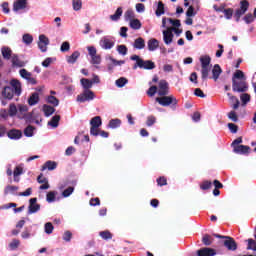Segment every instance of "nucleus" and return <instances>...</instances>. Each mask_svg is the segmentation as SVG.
Listing matches in <instances>:
<instances>
[{
  "label": "nucleus",
  "mask_w": 256,
  "mask_h": 256,
  "mask_svg": "<svg viewBox=\"0 0 256 256\" xmlns=\"http://www.w3.org/2000/svg\"><path fill=\"white\" fill-rule=\"evenodd\" d=\"M29 111V108L25 105H20L18 108V114L17 117L18 119H25L26 121H29V117H31V115H29L27 112Z\"/></svg>",
  "instance_id": "9b49d317"
},
{
  "label": "nucleus",
  "mask_w": 256,
  "mask_h": 256,
  "mask_svg": "<svg viewBox=\"0 0 256 256\" xmlns=\"http://www.w3.org/2000/svg\"><path fill=\"white\" fill-rule=\"evenodd\" d=\"M108 127L110 129H117L118 127H121V120L119 118L111 119L109 121Z\"/></svg>",
  "instance_id": "f704fd0d"
},
{
  "label": "nucleus",
  "mask_w": 256,
  "mask_h": 256,
  "mask_svg": "<svg viewBox=\"0 0 256 256\" xmlns=\"http://www.w3.org/2000/svg\"><path fill=\"white\" fill-rule=\"evenodd\" d=\"M95 99V93L92 90H84L76 98L78 103H86V101H93Z\"/></svg>",
  "instance_id": "39448f33"
},
{
  "label": "nucleus",
  "mask_w": 256,
  "mask_h": 256,
  "mask_svg": "<svg viewBox=\"0 0 256 256\" xmlns=\"http://www.w3.org/2000/svg\"><path fill=\"white\" fill-rule=\"evenodd\" d=\"M246 11H249V1L242 0L240 1V8L236 9L234 13V19L236 23H239V21H241V17L245 15Z\"/></svg>",
  "instance_id": "7ed1b4c3"
},
{
  "label": "nucleus",
  "mask_w": 256,
  "mask_h": 256,
  "mask_svg": "<svg viewBox=\"0 0 256 256\" xmlns=\"http://www.w3.org/2000/svg\"><path fill=\"white\" fill-rule=\"evenodd\" d=\"M80 83H81L83 89H85V91H90L89 89H91V87H93V82H91V80H89L87 78H82L80 80Z\"/></svg>",
  "instance_id": "c85d7f7f"
},
{
  "label": "nucleus",
  "mask_w": 256,
  "mask_h": 256,
  "mask_svg": "<svg viewBox=\"0 0 256 256\" xmlns=\"http://www.w3.org/2000/svg\"><path fill=\"white\" fill-rule=\"evenodd\" d=\"M78 57H81V53L79 51H75L71 56L67 58V63L74 64L77 62Z\"/></svg>",
  "instance_id": "473e14b6"
},
{
  "label": "nucleus",
  "mask_w": 256,
  "mask_h": 256,
  "mask_svg": "<svg viewBox=\"0 0 256 256\" xmlns=\"http://www.w3.org/2000/svg\"><path fill=\"white\" fill-rule=\"evenodd\" d=\"M19 245H21V242L17 239L12 240V242L9 244V248L11 251H15L19 248Z\"/></svg>",
  "instance_id": "bf43d9fd"
},
{
  "label": "nucleus",
  "mask_w": 256,
  "mask_h": 256,
  "mask_svg": "<svg viewBox=\"0 0 256 256\" xmlns=\"http://www.w3.org/2000/svg\"><path fill=\"white\" fill-rule=\"evenodd\" d=\"M224 16H225V19H232L233 18V8H227L225 9L224 8Z\"/></svg>",
  "instance_id": "e2e57ef3"
},
{
  "label": "nucleus",
  "mask_w": 256,
  "mask_h": 256,
  "mask_svg": "<svg viewBox=\"0 0 256 256\" xmlns=\"http://www.w3.org/2000/svg\"><path fill=\"white\" fill-rule=\"evenodd\" d=\"M19 175H23V168L21 166H16L13 172L14 181L19 183Z\"/></svg>",
  "instance_id": "72a5a7b5"
},
{
  "label": "nucleus",
  "mask_w": 256,
  "mask_h": 256,
  "mask_svg": "<svg viewBox=\"0 0 256 256\" xmlns=\"http://www.w3.org/2000/svg\"><path fill=\"white\" fill-rule=\"evenodd\" d=\"M156 102L162 107H171L172 109H177V103L179 100L174 95H165L156 98Z\"/></svg>",
  "instance_id": "f03ea898"
},
{
  "label": "nucleus",
  "mask_w": 256,
  "mask_h": 256,
  "mask_svg": "<svg viewBox=\"0 0 256 256\" xmlns=\"http://www.w3.org/2000/svg\"><path fill=\"white\" fill-rule=\"evenodd\" d=\"M156 183L157 185H159V187H163L167 185V178L165 176H160L159 178H157Z\"/></svg>",
  "instance_id": "0e129e2a"
},
{
  "label": "nucleus",
  "mask_w": 256,
  "mask_h": 256,
  "mask_svg": "<svg viewBox=\"0 0 256 256\" xmlns=\"http://www.w3.org/2000/svg\"><path fill=\"white\" fill-rule=\"evenodd\" d=\"M33 131H35V127L29 125L24 129V135L26 137H33Z\"/></svg>",
  "instance_id": "603ef678"
},
{
  "label": "nucleus",
  "mask_w": 256,
  "mask_h": 256,
  "mask_svg": "<svg viewBox=\"0 0 256 256\" xmlns=\"http://www.w3.org/2000/svg\"><path fill=\"white\" fill-rule=\"evenodd\" d=\"M46 101L50 105H53V107H58L59 106V99H57V97H55V96H48Z\"/></svg>",
  "instance_id": "ea45409f"
},
{
  "label": "nucleus",
  "mask_w": 256,
  "mask_h": 256,
  "mask_svg": "<svg viewBox=\"0 0 256 256\" xmlns=\"http://www.w3.org/2000/svg\"><path fill=\"white\" fill-rule=\"evenodd\" d=\"M157 121V118L153 115H150L147 117V120H146V125L147 127H153V125H155Z\"/></svg>",
  "instance_id": "13d9d810"
},
{
  "label": "nucleus",
  "mask_w": 256,
  "mask_h": 256,
  "mask_svg": "<svg viewBox=\"0 0 256 256\" xmlns=\"http://www.w3.org/2000/svg\"><path fill=\"white\" fill-rule=\"evenodd\" d=\"M23 9H27V0H17L13 4V11H22Z\"/></svg>",
  "instance_id": "dca6fc26"
},
{
  "label": "nucleus",
  "mask_w": 256,
  "mask_h": 256,
  "mask_svg": "<svg viewBox=\"0 0 256 256\" xmlns=\"http://www.w3.org/2000/svg\"><path fill=\"white\" fill-rule=\"evenodd\" d=\"M1 53L3 59H6V61H9L13 57V50H11L8 46H3L1 48Z\"/></svg>",
  "instance_id": "a211bd4d"
},
{
  "label": "nucleus",
  "mask_w": 256,
  "mask_h": 256,
  "mask_svg": "<svg viewBox=\"0 0 256 256\" xmlns=\"http://www.w3.org/2000/svg\"><path fill=\"white\" fill-rule=\"evenodd\" d=\"M158 95L163 97L169 95V82L167 80H160L158 83Z\"/></svg>",
  "instance_id": "0eeeda50"
},
{
  "label": "nucleus",
  "mask_w": 256,
  "mask_h": 256,
  "mask_svg": "<svg viewBox=\"0 0 256 256\" xmlns=\"http://www.w3.org/2000/svg\"><path fill=\"white\" fill-rule=\"evenodd\" d=\"M117 51L120 55H127L128 49H127V46H125V45H118Z\"/></svg>",
  "instance_id": "69168bd1"
},
{
  "label": "nucleus",
  "mask_w": 256,
  "mask_h": 256,
  "mask_svg": "<svg viewBox=\"0 0 256 256\" xmlns=\"http://www.w3.org/2000/svg\"><path fill=\"white\" fill-rule=\"evenodd\" d=\"M49 45V38L45 34L39 36L38 48L42 53H47V47Z\"/></svg>",
  "instance_id": "6e6552de"
},
{
  "label": "nucleus",
  "mask_w": 256,
  "mask_h": 256,
  "mask_svg": "<svg viewBox=\"0 0 256 256\" xmlns=\"http://www.w3.org/2000/svg\"><path fill=\"white\" fill-rule=\"evenodd\" d=\"M37 103H39V93L34 92L28 98V105H30V107H33V105H37Z\"/></svg>",
  "instance_id": "b1692460"
},
{
  "label": "nucleus",
  "mask_w": 256,
  "mask_h": 256,
  "mask_svg": "<svg viewBox=\"0 0 256 256\" xmlns=\"http://www.w3.org/2000/svg\"><path fill=\"white\" fill-rule=\"evenodd\" d=\"M245 77V74L243 73V71L241 70H237L232 79H234V81H242L241 79H243Z\"/></svg>",
  "instance_id": "49530a36"
},
{
  "label": "nucleus",
  "mask_w": 256,
  "mask_h": 256,
  "mask_svg": "<svg viewBox=\"0 0 256 256\" xmlns=\"http://www.w3.org/2000/svg\"><path fill=\"white\" fill-rule=\"evenodd\" d=\"M73 191H75V187L69 186L62 192V197H70L73 194Z\"/></svg>",
  "instance_id": "4d7b16f0"
},
{
  "label": "nucleus",
  "mask_w": 256,
  "mask_h": 256,
  "mask_svg": "<svg viewBox=\"0 0 256 256\" xmlns=\"http://www.w3.org/2000/svg\"><path fill=\"white\" fill-rule=\"evenodd\" d=\"M100 237L105 241H109V239H113V234L109 230L101 231L99 233Z\"/></svg>",
  "instance_id": "4c0bfd02"
},
{
  "label": "nucleus",
  "mask_w": 256,
  "mask_h": 256,
  "mask_svg": "<svg viewBox=\"0 0 256 256\" xmlns=\"http://www.w3.org/2000/svg\"><path fill=\"white\" fill-rule=\"evenodd\" d=\"M134 49H145V39L139 37L135 39L134 44H133Z\"/></svg>",
  "instance_id": "a878e982"
},
{
  "label": "nucleus",
  "mask_w": 256,
  "mask_h": 256,
  "mask_svg": "<svg viewBox=\"0 0 256 256\" xmlns=\"http://www.w3.org/2000/svg\"><path fill=\"white\" fill-rule=\"evenodd\" d=\"M173 27L167 28L163 31V40L165 45H171L173 43Z\"/></svg>",
  "instance_id": "9d476101"
},
{
  "label": "nucleus",
  "mask_w": 256,
  "mask_h": 256,
  "mask_svg": "<svg viewBox=\"0 0 256 256\" xmlns=\"http://www.w3.org/2000/svg\"><path fill=\"white\" fill-rule=\"evenodd\" d=\"M157 86H151L149 89H148V91H147V95L149 96V97H154V95H155V93H157Z\"/></svg>",
  "instance_id": "774afa93"
},
{
  "label": "nucleus",
  "mask_w": 256,
  "mask_h": 256,
  "mask_svg": "<svg viewBox=\"0 0 256 256\" xmlns=\"http://www.w3.org/2000/svg\"><path fill=\"white\" fill-rule=\"evenodd\" d=\"M44 229H45V233L47 235H51V233H53V230L55 229V227H53V223L47 222L44 226Z\"/></svg>",
  "instance_id": "6e6d98bb"
},
{
  "label": "nucleus",
  "mask_w": 256,
  "mask_h": 256,
  "mask_svg": "<svg viewBox=\"0 0 256 256\" xmlns=\"http://www.w3.org/2000/svg\"><path fill=\"white\" fill-rule=\"evenodd\" d=\"M15 95V90H13L11 88V86H5L2 90V96L4 97V99H13Z\"/></svg>",
  "instance_id": "2eb2a0df"
},
{
  "label": "nucleus",
  "mask_w": 256,
  "mask_h": 256,
  "mask_svg": "<svg viewBox=\"0 0 256 256\" xmlns=\"http://www.w3.org/2000/svg\"><path fill=\"white\" fill-rule=\"evenodd\" d=\"M156 17H161V15H165V4L163 1L158 2L157 9L155 11Z\"/></svg>",
  "instance_id": "c756f323"
},
{
  "label": "nucleus",
  "mask_w": 256,
  "mask_h": 256,
  "mask_svg": "<svg viewBox=\"0 0 256 256\" xmlns=\"http://www.w3.org/2000/svg\"><path fill=\"white\" fill-rule=\"evenodd\" d=\"M247 89H249V86H247V82L244 80H235L232 79V90L234 93H245L247 92Z\"/></svg>",
  "instance_id": "20e7f679"
},
{
  "label": "nucleus",
  "mask_w": 256,
  "mask_h": 256,
  "mask_svg": "<svg viewBox=\"0 0 256 256\" xmlns=\"http://www.w3.org/2000/svg\"><path fill=\"white\" fill-rule=\"evenodd\" d=\"M248 246H247V250H252V251H256V241L253 239H248Z\"/></svg>",
  "instance_id": "680f3d73"
},
{
  "label": "nucleus",
  "mask_w": 256,
  "mask_h": 256,
  "mask_svg": "<svg viewBox=\"0 0 256 256\" xmlns=\"http://www.w3.org/2000/svg\"><path fill=\"white\" fill-rule=\"evenodd\" d=\"M221 73H223L221 66L219 64H215L212 69V79H214V81H217V79H219V76L221 75Z\"/></svg>",
  "instance_id": "4be33fe9"
},
{
  "label": "nucleus",
  "mask_w": 256,
  "mask_h": 256,
  "mask_svg": "<svg viewBox=\"0 0 256 256\" xmlns=\"http://www.w3.org/2000/svg\"><path fill=\"white\" fill-rule=\"evenodd\" d=\"M228 119H230L234 123H237V121H239V117L237 116V112L236 111H230L228 113Z\"/></svg>",
  "instance_id": "052dcab7"
},
{
  "label": "nucleus",
  "mask_w": 256,
  "mask_h": 256,
  "mask_svg": "<svg viewBox=\"0 0 256 256\" xmlns=\"http://www.w3.org/2000/svg\"><path fill=\"white\" fill-rule=\"evenodd\" d=\"M9 139H21V137H23V132H21V130H17V129H12L10 131H8L7 133Z\"/></svg>",
  "instance_id": "6ab92c4d"
},
{
  "label": "nucleus",
  "mask_w": 256,
  "mask_h": 256,
  "mask_svg": "<svg viewBox=\"0 0 256 256\" xmlns=\"http://www.w3.org/2000/svg\"><path fill=\"white\" fill-rule=\"evenodd\" d=\"M41 209V205L37 204V198H31L29 200L28 215H33Z\"/></svg>",
  "instance_id": "1a4fd4ad"
},
{
  "label": "nucleus",
  "mask_w": 256,
  "mask_h": 256,
  "mask_svg": "<svg viewBox=\"0 0 256 256\" xmlns=\"http://www.w3.org/2000/svg\"><path fill=\"white\" fill-rule=\"evenodd\" d=\"M17 114H18L17 106L14 103L10 104L9 109H8V115L10 117H15V115H17Z\"/></svg>",
  "instance_id": "c03bdc74"
},
{
  "label": "nucleus",
  "mask_w": 256,
  "mask_h": 256,
  "mask_svg": "<svg viewBox=\"0 0 256 256\" xmlns=\"http://www.w3.org/2000/svg\"><path fill=\"white\" fill-rule=\"evenodd\" d=\"M121 15H123V8L118 7L116 12L113 15H110L111 21H119L121 19Z\"/></svg>",
  "instance_id": "7c9ffc66"
},
{
  "label": "nucleus",
  "mask_w": 256,
  "mask_h": 256,
  "mask_svg": "<svg viewBox=\"0 0 256 256\" xmlns=\"http://www.w3.org/2000/svg\"><path fill=\"white\" fill-rule=\"evenodd\" d=\"M20 76L22 77V79H26V81L32 77L31 72L27 71V69L23 68L19 71Z\"/></svg>",
  "instance_id": "3c124183"
},
{
  "label": "nucleus",
  "mask_w": 256,
  "mask_h": 256,
  "mask_svg": "<svg viewBox=\"0 0 256 256\" xmlns=\"http://www.w3.org/2000/svg\"><path fill=\"white\" fill-rule=\"evenodd\" d=\"M125 21H132L135 19V12L131 9H128L124 14Z\"/></svg>",
  "instance_id": "58836bf2"
},
{
  "label": "nucleus",
  "mask_w": 256,
  "mask_h": 256,
  "mask_svg": "<svg viewBox=\"0 0 256 256\" xmlns=\"http://www.w3.org/2000/svg\"><path fill=\"white\" fill-rule=\"evenodd\" d=\"M209 71H211L209 66H202L201 75L204 81L207 79V77H209Z\"/></svg>",
  "instance_id": "864d4df0"
},
{
  "label": "nucleus",
  "mask_w": 256,
  "mask_h": 256,
  "mask_svg": "<svg viewBox=\"0 0 256 256\" xmlns=\"http://www.w3.org/2000/svg\"><path fill=\"white\" fill-rule=\"evenodd\" d=\"M100 47L105 50L113 49V47H115V38L111 36H104L100 40Z\"/></svg>",
  "instance_id": "423d86ee"
},
{
  "label": "nucleus",
  "mask_w": 256,
  "mask_h": 256,
  "mask_svg": "<svg viewBox=\"0 0 256 256\" xmlns=\"http://www.w3.org/2000/svg\"><path fill=\"white\" fill-rule=\"evenodd\" d=\"M129 25H130L131 29H134V31H139V29H141V27H142L141 20H139L137 18L130 20Z\"/></svg>",
  "instance_id": "393cba45"
},
{
  "label": "nucleus",
  "mask_w": 256,
  "mask_h": 256,
  "mask_svg": "<svg viewBox=\"0 0 256 256\" xmlns=\"http://www.w3.org/2000/svg\"><path fill=\"white\" fill-rule=\"evenodd\" d=\"M19 191V187L18 186H11L8 185L5 187L4 189V195H9V194H15V192Z\"/></svg>",
  "instance_id": "c9c22d12"
},
{
  "label": "nucleus",
  "mask_w": 256,
  "mask_h": 256,
  "mask_svg": "<svg viewBox=\"0 0 256 256\" xmlns=\"http://www.w3.org/2000/svg\"><path fill=\"white\" fill-rule=\"evenodd\" d=\"M91 127H100L103 125V121L101 120V116H95L90 120Z\"/></svg>",
  "instance_id": "2f4dec72"
},
{
  "label": "nucleus",
  "mask_w": 256,
  "mask_h": 256,
  "mask_svg": "<svg viewBox=\"0 0 256 256\" xmlns=\"http://www.w3.org/2000/svg\"><path fill=\"white\" fill-rule=\"evenodd\" d=\"M22 39L23 43L26 45H31L33 43V36L31 34H24Z\"/></svg>",
  "instance_id": "5fc2aeb1"
},
{
  "label": "nucleus",
  "mask_w": 256,
  "mask_h": 256,
  "mask_svg": "<svg viewBox=\"0 0 256 256\" xmlns=\"http://www.w3.org/2000/svg\"><path fill=\"white\" fill-rule=\"evenodd\" d=\"M203 245H206V247H209V245H212L213 238L209 234H205L202 238Z\"/></svg>",
  "instance_id": "79ce46f5"
},
{
  "label": "nucleus",
  "mask_w": 256,
  "mask_h": 256,
  "mask_svg": "<svg viewBox=\"0 0 256 256\" xmlns=\"http://www.w3.org/2000/svg\"><path fill=\"white\" fill-rule=\"evenodd\" d=\"M72 6L74 11H81V7H83V2L81 0H72Z\"/></svg>",
  "instance_id": "a18cd8bd"
},
{
  "label": "nucleus",
  "mask_w": 256,
  "mask_h": 256,
  "mask_svg": "<svg viewBox=\"0 0 256 256\" xmlns=\"http://www.w3.org/2000/svg\"><path fill=\"white\" fill-rule=\"evenodd\" d=\"M131 61H136V63L133 66V70L135 71L138 67L139 69H146L148 71H151L155 69V62L151 60H143V58L139 57L138 55H132L130 57Z\"/></svg>",
  "instance_id": "f257e3e1"
},
{
  "label": "nucleus",
  "mask_w": 256,
  "mask_h": 256,
  "mask_svg": "<svg viewBox=\"0 0 256 256\" xmlns=\"http://www.w3.org/2000/svg\"><path fill=\"white\" fill-rule=\"evenodd\" d=\"M128 83H129V80L125 77H121L116 80V85L120 88L125 87V85H127Z\"/></svg>",
  "instance_id": "de8ad7c7"
},
{
  "label": "nucleus",
  "mask_w": 256,
  "mask_h": 256,
  "mask_svg": "<svg viewBox=\"0 0 256 256\" xmlns=\"http://www.w3.org/2000/svg\"><path fill=\"white\" fill-rule=\"evenodd\" d=\"M196 255L198 256H215L217 255V250L209 247H204L197 250Z\"/></svg>",
  "instance_id": "f8f14e48"
},
{
  "label": "nucleus",
  "mask_w": 256,
  "mask_h": 256,
  "mask_svg": "<svg viewBox=\"0 0 256 256\" xmlns=\"http://www.w3.org/2000/svg\"><path fill=\"white\" fill-rule=\"evenodd\" d=\"M59 121H61V116L55 115L48 122V125H50V127H53V129H57V127H59Z\"/></svg>",
  "instance_id": "bb28decb"
},
{
  "label": "nucleus",
  "mask_w": 256,
  "mask_h": 256,
  "mask_svg": "<svg viewBox=\"0 0 256 256\" xmlns=\"http://www.w3.org/2000/svg\"><path fill=\"white\" fill-rule=\"evenodd\" d=\"M11 88L13 89L15 95H21V82L19 80L13 79L10 81Z\"/></svg>",
  "instance_id": "f3484780"
},
{
  "label": "nucleus",
  "mask_w": 256,
  "mask_h": 256,
  "mask_svg": "<svg viewBox=\"0 0 256 256\" xmlns=\"http://www.w3.org/2000/svg\"><path fill=\"white\" fill-rule=\"evenodd\" d=\"M56 197H57V192L56 191H50L46 195V201L48 203H53V202H55Z\"/></svg>",
  "instance_id": "a19ab883"
},
{
  "label": "nucleus",
  "mask_w": 256,
  "mask_h": 256,
  "mask_svg": "<svg viewBox=\"0 0 256 256\" xmlns=\"http://www.w3.org/2000/svg\"><path fill=\"white\" fill-rule=\"evenodd\" d=\"M13 67H25V62L19 59V55L13 54L11 57Z\"/></svg>",
  "instance_id": "aec40b11"
},
{
  "label": "nucleus",
  "mask_w": 256,
  "mask_h": 256,
  "mask_svg": "<svg viewBox=\"0 0 256 256\" xmlns=\"http://www.w3.org/2000/svg\"><path fill=\"white\" fill-rule=\"evenodd\" d=\"M233 151L237 155H247L251 151V147L245 145L234 146Z\"/></svg>",
  "instance_id": "4468645a"
},
{
  "label": "nucleus",
  "mask_w": 256,
  "mask_h": 256,
  "mask_svg": "<svg viewBox=\"0 0 256 256\" xmlns=\"http://www.w3.org/2000/svg\"><path fill=\"white\" fill-rule=\"evenodd\" d=\"M91 63L92 65H99L101 63V56L95 54L94 56H91Z\"/></svg>",
  "instance_id": "338daca9"
},
{
  "label": "nucleus",
  "mask_w": 256,
  "mask_h": 256,
  "mask_svg": "<svg viewBox=\"0 0 256 256\" xmlns=\"http://www.w3.org/2000/svg\"><path fill=\"white\" fill-rule=\"evenodd\" d=\"M148 50L150 51H156V49H159V40L152 38L148 40Z\"/></svg>",
  "instance_id": "5701e85b"
},
{
  "label": "nucleus",
  "mask_w": 256,
  "mask_h": 256,
  "mask_svg": "<svg viewBox=\"0 0 256 256\" xmlns=\"http://www.w3.org/2000/svg\"><path fill=\"white\" fill-rule=\"evenodd\" d=\"M45 169H48V171H55V169H57V162L51 160L46 161L42 166L41 171H45Z\"/></svg>",
  "instance_id": "412c9836"
},
{
  "label": "nucleus",
  "mask_w": 256,
  "mask_h": 256,
  "mask_svg": "<svg viewBox=\"0 0 256 256\" xmlns=\"http://www.w3.org/2000/svg\"><path fill=\"white\" fill-rule=\"evenodd\" d=\"M224 241V247L228 250V251H237V242H235V240L232 237H225Z\"/></svg>",
  "instance_id": "ddd939ff"
},
{
  "label": "nucleus",
  "mask_w": 256,
  "mask_h": 256,
  "mask_svg": "<svg viewBox=\"0 0 256 256\" xmlns=\"http://www.w3.org/2000/svg\"><path fill=\"white\" fill-rule=\"evenodd\" d=\"M201 67H209L211 65V57L203 56L200 58Z\"/></svg>",
  "instance_id": "e433bc0d"
},
{
  "label": "nucleus",
  "mask_w": 256,
  "mask_h": 256,
  "mask_svg": "<svg viewBox=\"0 0 256 256\" xmlns=\"http://www.w3.org/2000/svg\"><path fill=\"white\" fill-rule=\"evenodd\" d=\"M243 21H245V23L249 25L253 23V21H255V16H253L252 13H248L243 17Z\"/></svg>",
  "instance_id": "8fccbe9b"
},
{
  "label": "nucleus",
  "mask_w": 256,
  "mask_h": 256,
  "mask_svg": "<svg viewBox=\"0 0 256 256\" xmlns=\"http://www.w3.org/2000/svg\"><path fill=\"white\" fill-rule=\"evenodd\" d=\"M43 112H44L45 117H51V115H53V113H55V108L53 106L44 104Z\"/></svg>",
  "instance_id": "cd10ccee"
},
{
  "label": "nucleus",
  "mask_w": 256,
  "mask_h": 256,
  "mask_svg": "<svg viewBox=\"0 0 256 256\" xmlns=\"http://www.w3.org/2000/svg\"><path fill=\"white\" fill-rule=\"evenodd\" d=\"M240 99L242 101V105H247L249 101H251V95L248 93H243L241 94Z\"/></svg>",
  "instance_id": "09e8293b"
},
{
  "label": "nucleus",
  "mask_w": 256,
  "mask_h": 256,
  "mask_svg": "<svg viewBox=\"0 0 256 256\" xmlns=\"http://www.w3.org/2000/svg\"><path fill=\"white\" fill-rule=\"evenodd\" d=\"M213 183H211V181L209 180H204L201 184H200V189L202 191H207L209 189H211Z\"/></svg>",
  "instance_id": "37998d69"
}]
</instances>
